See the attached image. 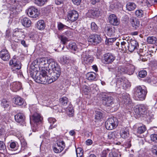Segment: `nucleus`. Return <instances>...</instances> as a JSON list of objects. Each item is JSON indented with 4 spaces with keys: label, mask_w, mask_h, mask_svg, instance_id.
<instances>
[{
    "label": "nucleus",
    "mask_w": 157,
    "mask_h": 157,
    "mask_svg": "<svg viewBox=\"0 0 157 157\" xmlns=\"http://www.w3.org/2000/svg\"><path fill=\"white\" fill-rule=\"evenodd\" d=\"M10 104V102L5 99H2L1 101V105L4 108L8 107Z\"/></svg>",
    "instance_id": "4c0bfd02"
},
{
    "label": "nucleus",
    "mask_w": 157,
    "mask_h": 157,
    "mask_svg": "<svg viewBox=\"0 0 157 157\" xmlns=\"http://www.w3.org/2000/svg\"><path fill=\"white\" fill-rule=\"evenodd\" d=\"M128 134L129 132L128 131L123 130L122 132L121 133V136L123 138H126L128 136Z\"/></svg>",
    "instance_id": "8fccbe9b"
},
{
    "label": "nucleus",
    "mask_w": 157,
    "mask_h": 157,
    "mask_svg": "<svg viewBox=\"0 0 157 157\" xmlns=\"http://www.w3.org/2000/svg\"><path fill=\"white\" fill-rule=\"evenodd\" d=\"M90 13L91 16L94 17L98 16L100 14V12L97 8L91 10Z\"/></svg>",
    "instance_id": "e433bc0d"
},
{
    "label": "nucleus",
    "mask_w": 157,
    "mask_h": 157,
    "mask_svg": "<svg viewBox=\"0 0 157 157\" xmlns=\"http://www.w3.org/2000/svg\"><path fill=\"white\" fill-rule=\"evenodd\" d=\"M96 78V74L95 73L89 72V81L93 80Z\"/></svg>",
    "instance_id": "09e8293b"
},
{
    "label": "nucleus",
    "mask_w": 157,
    "mask_h": 157,
    "mask_svg": "<svg viewBox=\"0 0 157 157\" xmlns=\"http://www.w3.org/2000/svg\"><path fill=\"white\" fill-rule=\"evenodd\" d=\"M60 104L63 106H66L68 102V98L65 97H63L59 99Z\"/></svg>",
    "instance_id": "c9c22d12"
},
{
    "label": "nucleus",
    "mask_w": 157,
    "mask_h": 157,
    "mask_svg": "<svg viewBox=\"0 0 157 157\" xmlns=\"http://www.w3.org/2000/svg\"><path fill=\"white\" fill-rule=\"evenodd\" d=\"M147 90L145 87L138 86L135 89L134 95L136 99H144L147 94Z\"/></svg>",
    "instance_id": "20e7f679"
},
{
    "label": "nucleus",
    "mask_w": 157,
    "mask_h": 157,
    "mask_svg": "<svg viewBox=\"0 0 157 157\" xmlns=\"http://www.w3.org/2000/svg\"><path fill=\"white\" fill-rule=\"evenodd\" d=\"M48 0H34L35 4L39 6H42L46 4Z\"/></svg>",
    "instance_id": "2f4dec72"
},
{
    "label": "nucleus",
    "mask_w": 157,
    "mask_h": 157,
    "mask_svg": "<svg viewBox=\"0 0 157 157\" xmlns=\"http://www.w3.org/2000/svg\"><path fill=\"white\" fill-rule=\"evenodd\" d=\"M128 51L132 52L137 48L139 45L137 41L135 40H128Z\"/></svg>",
    "instance_id": "ddd939ff"
},
{
    "label": "nucleus",
    "mask_w": 157,
    "mask_h": 157,
    "mask_svg": "<svg viewBox=\"0 0 157 157\" xmlns=\"http://www.w3.org/2000/svg\"><path fill=\"white\" fill-rule=\"evenodd\" d=\"M91 29L93 31L96 32L97 30L98 27L96 24L93 22L91 24Z\"/></svg>",
    "instance_id": "603ef678"
},
{
    "label": "nucleus",
    "mask_w": 157,
    "mask_h": 157,
    "mask_svg": "<svg viewBox=\"0 0 157 157\" xmlns=\"http://www.w3.org/2000/svg\"><path fill=\"white\" fill-rule=\"evenodd\" d=\"M48 72L51 74V77L48 75L46 83L50 84L55 81L59 77L61 73L60 67L55 60L51 65Z\"/></svg>",
    "instance_id": "f257e3e1"
},
{
    "label": "nucleus",
    "mask_w": 157,
    "mask_h": 157,
    "mask_svg": "<svg viewBox=\"0 0 157 157\" xmlns=\"http://www.w3.org/2000/svg\"><path fill=\"white\" fill-rule=\"evenodd\" d=\"M145 129L146 128H134V133L135 134H141L146 130Z\"/></svg>",
    "instance_id": "37998d69"
},
{
    "label": "nucleus",
    "mask_w": 157,
    "mask_h": 157,
    "mask_svg": "<svg viewBox=\"0 0 157 157\" xmlns=\"http://www.w3.org/2000/svg\"><path fill=\"white\" fill-rule=\"evenodd\" d=\"M147 75V71L145 70H142L139 72L138 75L141 78H144Z\"/></svg>",
    "instance_id": "a18cd8bd"
},
{
    "label": "nucleus",
    "mask_w": 157,
    "mask_h": 157,
    "mask_svg": "<svg viewBox=\"0 0 157 157\" xmlns=\"http://www.w3.org/2000/svg\"><path fill=\"white\" fill-rule=\"evenodd\" d=\"M57 147H54L53 150L56 153L61 152L65 147V144L63 141L58 142L57 143Z\"/></svg>",
    "instance_id": "dca6fc26"
},
{
    "label": "nucleus",
    "mask_w": 157,
    "mask_h": 157,
    "mask_svg": "<svg viewBox=\"0 0 157 157\" xmlns=\"http://www.w3.org/2000/svg\"><path fill=\"white\" fill-rule=\"evenodd\" d=\"M11 89L14 92H16L20 90L21 87V85L19 82H14L11 85Z\"/></svg>",
    "instance_id": "6ab92c4d"
},
{
    "label": "nucleus",
    "mask_w": 157,
    "mask_h": 157,
    "mask_svg": "<svg viewBox=\"0 0 157 157\" xmlns=\"http://www.w3.org/2000/svg\"><path fill=\"white\" fill-rule=\"evenodd\" d=\"M67 47L68 49L74 51H76L77 49L76 45L74 42H70L67 46Z\"/></svg>",
    "instance_id": "473e14b6"
},
{
    "label": "nucleus",
    "mask_w": 157,
    "mask_h": 157,
    "mask_svg": "<svg viewBox=\"0 0 157 157\" xmlns=\"http://www.w3.org/2000/svg\"><path fill=\"white\" fill-rule=\"evenodd\" d=\"M54 61L53 59H48L45 58L40 59L37 60V63L39 65L40 70V77L43 76L42 75H44L48 76V69Z\"/></svg>",
    "instance_id": "f03ea898"
},
{
    "label": "nucleus",
    "mask_w": 157,
    "mask_h": 157,
    "mask_svg": "<svg viewBox=\"0 0 157 157\" xmlns=\"http://www.w3.org/2000/svg\"><path fill=\"white\" fill-rule=\"evenodd\" d=\"M57 28L58 30L60 31H63L65 29H68L70 28L69 27L63 24L61 22L57 23Z\"/></svg>",
    "instance_id": "72a5a7b5"
},
{
    "label": "nucleus",
    "mask_w": 157,
    "mask_h": 157,
    "mask_svg": "<svg viewBox=\"0 0 157 157\" xmlns=\"http://www.w3.org/2000/svg\"><path fill=\"white\" fill-rule=\"evenodd\" d=\"M109 151V149H107L106 150L103 151L102 152L101 157H106Z\"/></svg>",
    "instance_id": "e2e57ef3"
},
{
    "label": "nucleus",
    "mask_w": 157,
    "mask_h": 157,
    "mask_svg": "<svg viewBox=\"0 0 157 157\" xmlns=\"http://www.w3.org/2000/svg\"><path fill=\"white\" fill-rule=\"evenodd\" d=\"M15 119L16 121L17 122H22L23 123L25 118L24 115L21 113L17 114L14 116Z\"/></svg>",
    "instance_id": "4be33fe9"
},
{
    "label": "nucleus",
    "mask_w": 157,
    "mask_h": 157,
    "mask_svg": "<svg viewBox=\"0 0 157 157\" xmlns=\"http://www.w3.org/2000/svg\"><path fill=\"white\" fill-rule=\"evenodd\" d=\"M82 0H72L73 3L77 5H79L81 2Z\"/></svg>",
    "instance_id": "338daca9"
},
{
    "label": "nucleus",
    "mask_w": 157,
    "mask_h": 157,
    "mask_svg": "<svg viewBox=\"0 0 157 157\" xmlns=\"http://www.w3.org/2000/svg\"><path fill=\"white\" fill-rule=\"evenodd\" d=\"M128 40H125V41H123L121 42V50L125 51H126L128 50Z\"/></svg>",
    "instance_id": "7c9ffc66"
},
{
    "label": "nucleus",
    "mask_w": 157,
    "mask_h": 157,
    "mask_svg": "<svg viewBox=\"0 0 157 157\" xmlns=\"http://www.w3.org/2000/svg\"><path fill=\"white\" fill-rule=\"evenodd\" d=\"M121 155H119L115 151H112L109 153V157H120Z\"/></svg>",
    "instance_id": "864d4df0"
},
{
    "label": "nucleus",
    "mask_w": 157,
    "mask_h": 157,
    "mask_svg": "<svg viewBox=\"0 0 157 157\" xmlns=\"http://www.w3.org/2000/svg\"><path fill=\"white\" fill-rule=\"evenodd\" d=\"M42 119L41 116L39 114L37 113H35L32 117H30V123H32L33 121L34 123L36 125L41 123Z\"/></svg>",
    "instance_id": "f8f14e48"
},
{
    "label": "nucleus",
    "mask_w": 157,
    "mask_h": 157,
    "mask_svg": "<svg viewBox=\"0 0 157 157\" xmlns=\"http://www.w3.org/2000/svg\"><path fill=\"white\" fill-rule=\"evenodd\" d=\"M10 4L13 5L15 7L16 6H17V5H20V2L17 0H9Z\"/></svg>",
    "instance_id": "3c124183"
},
{
    "label": "nucleus",
    "mask_w": 157,
    "mask_h": 157,
    "mask_svg": "<svg viewBox=\"0 0 157 157\" xmlns=\"http://www.w3.org/2000/svg\"><path fill=\"white\" fill-rule=\"evenodd\" d=\"M60 61L63 64H65L68 63L69 62V59L67 57L63 56L61 58Z\"/></svg>",
    "instance_id": "49530a36"
},
{
    "label": "nucleus",
    "mask_w": 157,
    "mask_h": 157,
    "mask_svg": "<svg viewBox=\"0 0 157 157\" xmlns=\"http://www.w3.org/2000/svg\"><path fill=\"white\" fill-rule=\"evenodd\" d=\"M147 117L146 118V120L147 122H150L153 119V116H147Z\"/></svg>",
    "instance_id": "774afa93"
},
{
    "label": "nucleus",
    "mask_w": 157,
    "mask_h": 157,
    "mask_svg": "<svg viewBox=\"0 0 157 157\" xmlns=\"http://www.w3.org/2000/svg\"><path fill=\"white\" fill-rule=\"evenodd\" d=\"M110 7L112 10L117 8L118 6H117V3H112L110 4Z\"/></svg>",
    "instance_id": "0e129e2a"
},
{
    "label": "nucleus",
    "mask_w": 157,
    "mask_h": 157,
    "mask_svg": "<svg viewBox=\"0 0 157 157\" xmlns=\"http://www.w3.org/2000/svg\"><path fill=\"white\" fill-rule=\"evenodd\" d=\"M151 140L155 143H157V135L153 134L150 136Z\"/></svg>",
    "instance_id": "13d9d810"
},
{
    "label": "nucleus",
    "mask_w": 157,
    "mask_h": 157,
    "mask_svg": "<svg viewBox=\"0 0 157 157\" xmlns=\"http://www.w3.org/2000/svg\"><path fill=\"white\" fill-rule=\"evenodd\" d=\"M59 38L61 40L63 44H65L68 41V39L63 34L58 36Z\"/></svg>",
    "instance_id": "58836bf2"
},
{
    "label": "nucleus",
    "mask_w": 157,
    "mask_h": 157,
    "mask_svg": "<svg viewBox=\"0 0 157 157\" xmlns=\"http://www.w3.org/2000/svg\"><path fill=\"white\" fill-rule=\"evenodd\" d=\"M10 147L11 150L13 151L17 150L19 147L17 143L14 142L10 143Z\"/></svg>",
    "instance_id": "f704fd0d"
},
{
    "label": "nucleus",
    "mask_w": 157,
    "mask_h": 157,
    "mask_svg": "<svg viewBox=\"0 0 157 157\" xmlns=\"http://www.w3.org/2000/svg\"><path fill=\"white\" fill-rule=\"evenodd\" d=\"M120 98L121 99V102L126 105L131 104L132 101L130 99L129 95L125 94L120 95Z\"/></svg>",
    "instance_id": "2eb2a0df"
},
{
    "label": "nucleus",
    "mask_w": 157,
    "mask_h": 157,
    "mask_svg": "<svg viewBox=\"0 0 157 157\" xmlns=\"http://www.w3.org/2000/svg\"><path fill=\"white\" fill-rule=\"evenodd\" d=\"M6 151V147L5 143L3 142L0 141V152H4Z\"/></svg>",
    "instance_id": "a19ab883"
},
{
    "label": "nucleus",
    "mask_w": 157,
    "mask_h": 157,
    "mask_svg": "<svg viewBox=\"0 0 157 157\" xmlns=\"http://www.w3.org/2000/svg\"><path fill=\"white\" fill-rule=\"evenodd\" d=\"M36 26L38 29L42 30L44 29L45 24L43 20H40L37 22Z\"/></svg>",
    "instance_id": "c85d7f7f"
},
{
    "label": "nucleus",
    "mask_w": 157,
    "mask_h": 157,
    "mask_svg": "<svg viewBox=\"0 0 157 157\" xmlns=\"http://www.w3.org/2000/svg\"><path fill=\"white\" fill-rule=\"evenodd\" d=\"M66 111L67 114L70 117L73 116V109L72 107H68L67 108Z\"/></svg>",
    "instance_id": "c03bdc74"
},
{
    "label": "nucleus",
    "mask_w": 157,
    "mask_h": 157,
    "mask_svg": "<svg viewBox=\"0 0 157 157\" xmlns=\"http://www.w3.org/2000/svg\"><path fill=\"white\" fill-rule=\"evenodd\" d=\"M153 154L157 155V145H154L152 148Z\"/></svg>",
    "instance_id": "680f3d73"
},
{
    "label": "nucleus",
    "mask_w": 157,
    "mask_h": 157,
    "mask_svg": "<svg viewBox=\"0 0 157 157\" xmlns=\"http://www.w3.org/2000/svg\"><path fill=\"white\" fill-rule=\"evenodd\" d=\"M103 118V114L101 112L97 111H95V119L96 122H100Z\"/></svg>",
    "instance_id": "393cba45"
},
{
    "label": "nucleus",
    "mask_w": 157,
    "mask_h": 157,
    "mask_svg": "<svg viewBox=\"0 0 157 157\" xmlns=\"http://www.w3.org/2000/svg\"><path fill=\"white\" fill-rule=\"evenodd\" d=\"M76 153L77 157H78V155L80 157H81L83 155V151L81 148H78L76 150Z\"/></svg>",
    "instance_id": "de8ad7c7"
},
{
    "label": "nucleus",
    "mask_w": 157,
    "mask_h": 157,
    "mask_svg": "<svg viewBox=\"0 0 157 157\" xmlns=\"http://www.w3.org/2000/svg\"><path fill=\"white\" fill-rule=\"evenodd\" d=\"M156 40L157 38L154 36H149L147 39V42L149 44H155Z\"/></svg>",
    "instance_id": "ea45409f"
},
{
    "label": "nucleus",
    "mask_w": 157,
    "mask_h": 157,
    "mask_svg": "<svg viewBox=\"0 0 157 157\" xmlns=\"http://www.w3.org/2000/svg\"><path fill=\"white\" fill-rule=\"evenodd\" d=\"M0 57L4 61L8 60L10 58V54L8 51L4 49L0 52Z\"/></svg>",
    "instance_id": "f3484780"
},
{
    "label": "nucleus",
    "mask_w": 157,
    "mask_h": 157,
    "mask_svg": "<svg viewBox=\"0 0 157 157\" xmlns=\"http://www.w3.org/2000/svg\"><path fill=\"white\" fill-rule=\"evenodd\" d=\"M116 40V38H109L106 41V43L109 45H111Z\"/></svg>",
    "instance_id": "5fc2aeb1"
},
{
    "label": "nucleus",
    "mask_w": 157,
    "mask_h": 157,
    "mask_svg": "<svg viewBox=\"0 0 157 157\" xmlns=\"http://www.w3.org/2000/svg\"><path fill=\"white\" fill-rule=\"evenodd\" d=\"M147 109L146 106L143 104L136 105L134 109L136 114L141 117L146 113Z\"/></svg>",
    "instance_id": "39448f33"
},
{
    "label": "nucleus",
    "mask_w": 157,
    "mask_h": 157,
    "mask_svg": "<svg viewBox=\"0 0 157 157\" xmlns=\"http://www.w3.org/2000/svg\"><path fill=\"white\" fill-rule=\"evenodd\" d=\"M48 122L51 124L50 125V127H52V124H54L56 121V119L52 117L49 118L48 119Z\"/></svg>",
    "instance_id": "052dcab7"
},
{
    "label": "nucleus",
    "mask_w": 157,
    "mask_h": 157,
    "mask_svg": "<svg viewBox=\"0 0 157 157\" xmlns=\"http://www.w3.org/2000/svg\"><path fill=\"white\" fill-rule=\"evenodd\" d=\"M135 15L138 18H141L143 16L144 14L143 11L140 10H136L135 12Z\"/></svg>",
    "instance_id": "79ce46f5"
},
{
    "label": "nucleus",
    "mask_w": 157,
    "mask_h": 157,
    "mask_svg": "<svg viewBox=\"0 0 157 157\" xmlns=\"http://www.w3.org/2000/svg\"><path fill=\"white\" fill-rule=\"evenodd\" d=\"M36 70H33L31 69L29 71V73L31 76L35 79V81L37 83H41L42 84H46V79L48 78V76L45 75H42L43 76H40V73L39 75H37L38 74L36 72Z\"/></svg>",
    "instance_id": "7ed1b4c3"
},
{
    "label": "nucleus",
    "mask_w": 157,
    "mask_h": 157,
    "mask_svg": "<svg viewBox=\"0 0 157 157\" xmlns=\"http://www.w3.org/2000/svg\"><path fill=\"white\" fill-rule=\"evenodd\" d=\"M121 82V85L124 88H128L130 86V84L127 81H124L122 78L117 80V84H119Z\"/></svg>",
    "instance_id": "bb28decb"
},
{
    "label": "nucleus",
    "mask_w": 157,
    "mask_h": 157,
    "mask_svg": "<svg viewBox=\"0 0 157 157\" xmlns=\"http://www.w3.org/2000/svg\"><path fill=\"white\" fill-rule=\"evenodd\" d=\"M115 58L114 55L111 53L105 54L103 56V62L106 64L111 63L115 59Z\"/></svg>",
    "instance_id": "0eeeda50"
},
{
    "label": "nucleus",
    "mask_w": 157,
    "mask_h": 157,
    "mask_svg": "<svg viewBox=\"0 0 157 157\" xmlns=\"http://www.w3.org/2000/svg\"><path fill=\"white\" fill-rule=\"evenodd\" d=\"M13 35L15 36H19V37L24 38L25 37L24 33L20 29H15Z\"/></svg>",
    "instance_id": "a878e982"
},
{
    "label": "nucleus",
    "mask_w": 157,
    "mask_h": 157,
    "mask_svg": "<svg viewBox=\"0 0 157 157\" xmlns=\"http://www.w3.org/2000/svg\"><path fill=\"white\" fill-rule=\"evenodd\" d=\"M130 20L132 26L135 29H137L139 27L140 24L139 20L135 17H132Z\"/></svg>",
    "instance_id": "b1692460"
},
{
    "label": "nucleus",
    "mask_w": 157,
    "mask_h": 157,
    "mask_svg": "<svg viewBox=\"0 0 157 157\" xmlns=\"http://www.w3.org/2000/svg\"><path fill=\"white\" fill-rule=\"evenodd\" d=\"M108 20L109 23L113 25H117L120 23L119 20L114 14H111L109 16Z\"/></svg>",
    "instance_id": "4468645a"
},
{
    "label": "nucleus",
    "mask_w": 157,
    "mask_h": 157,
    "mask_svg": "<svg viewBox=\"0 0 157 157\" xmlns=\"http://www.w3.org/2000/svg\"><path fill=\"white\" fill-rule=\"evenodd\" d=\"M83 93L85 95H88V89L87 86H84L82 89Z\"/></svg>",
    "instance_id": "bf43d9fd"
},
{
    "label": "nucleus",
    "mask_w": 157,
    "mask_h": 157,
    "mask_svg": "<svg viewBox=\"0 0 157 157\" xmlns=\"http://www.w3.org/2000/svg\"><path fill=\"white\" fill-rule=\"evenodd\" d=\"M118 125V121L114 117H110L106 121L105 128H114L117 127Z\"/></svg>",
    "instance_id": "423d86ee"
},
{
    "label": "nucleus",
    "mask_w": 157,
    "mask_h": 157,
    "mask_svg": "<svg viewBox=\"0 0 157 157\" xmlns=\"http://www.w3.org/2000/svg\"><path fill=\"white\" fill-rule=\"evenodd\" d=\"M9 63L10 65H13L14 67H15L16 69L19 70L21 68V64L20 62L18 61H17L15 58H13L11 60Z\"/></svg>",
    "instance_id": "412c9836"
},
{
    "label": "nucleus",
    "mask_w": 157,
    "mask_h": 157,
    "mask_svg": "<svg viewBox=\"0 0 157 157\" xmlns=\"http://www.w3.org/2000/svg\"><path fill=\"white\" fill-rule=\"evenodd\" d=\"M106 33L107 36H113L115 35L116 32L115 28L113 26L107 27L106 28Z\"/></svg>",
    "instance_id": "aec40b11"
},
{
    "label": "nucleus",
    "mask_w": 157,
    "mask_h": 157,
    "mask_svg": "<svg viewBox=\"0 0 157 157\" xmlns=\"http://www.w3.org/2000/svg\"><path fill=\"white\" fill-rule=\"evenodd\" d=\"M21 22L23 26L27 27H30L31 24L30 20L27 17H24L21 19Z\"/></svg>",
    "instance_id": "5701e85b"
},
{
    "label": "nucleus",
    "mask_w": 157,
    "mask_h": 157,
    "mask_svg": "<svg viewBox=\"0 0 157 157\" xmlns=\"http://www.w3.org/2000/svg\"><path fill=\"white\" fill-rule=\"evenodd\" d=\"M63 34L69 37L73 36V32L71 31L67 30Z\"/></svg>",
    "instance_id": "6e6d98bb"
},
{
    "label": "nucleus",
    "mask_w": 157,
    "mask_h": 157,
    "mask_svg": "<svg viewBox=\"0 0 157 157\" xmlns=\"http://www.w3.org/2000/svg\"><path fill=\"white\" fill-rule=\"evenodd\" d=\"M43 105L45 106H48L50 104L49 100H44L43 101Z\"/></svg>",
    "instance_id": "69168bd1"
},
{
    "label": "nucleus",
    "mask_w": 157,
    "mask_h": 157,
    "mask_svg": "<svg viewBox=\"0 0 157 157\" xmlns=\"http://www.w3.org/2000/svg\"><path fill=\"white\" fill-rule=\"evenodd\" d=\"M126 73H127V71L124 68L121 67H118L116 74V78L117 80L121 79V75Z\"/></svg>",
    "instance_id": "a211bd4d"
},
{
    "label": "nucleus",
    "mask_w": 157,
    "mask_h": 157,
    "mask_svg": "<svg viewBox=\"0 0 157 157\" xmlns=\"http://www.w3.org/2000/svg\"><path fill=\"white\" fill-rule=\"evenodd\" d=\"M136 5L133 2H128L126 5L127 10L129 11L134 10L136 7Z\"/></svg>",
    "instance_id": "c756f323"
},
{
    "label": "nucleus",
    "mask_w": 157,
    "mask_h": 157,
    "mask_svg": "<svg viewBox=\"0 0 157 157\" xmlns=\"http://www.w3.org/2000/svg\"><path fill=\"white\" fill-rule=\"evenodd\" d=\"M147 6H149L155 3H157V0H149L146 2Z\"/></svg>",
    "instance_id": "4d7b16f0"
},
{
    "label": "nucleus",
    "mask_w": 157,
    "mask_h": 157,
    "mask_svg": "<svg viewBox=\"0 0 157 157\" xmlns=\"http://www.w3.org/2000/svg\"><path fill=\"white\" fill-rule=\"evenodd\" d=\"M67 17L69 20L72 22L76 21L78 17V12L75 10H72L68 12Z\"/></svg>",
    "instance_id": "9b49d317"
},
{
    "label": "nucleus",
    "mask_w": 157,
    "mask_h": 157,
    "mask_svg": "<svg viewBox=\"0 0 157 157\" xmlns=\"http://www.w3.org/2000/svg\"><path fill=\"white\" fill-rule=\"evenodd\" d=\"M15 104L18 105H22L24 103L23 99L20 97L17 96L13 98Z\"/></svg>",
    "instance_id": "cd10ccee"
},
{
    "label": "nucleus",
    "mask_w": 157,
    "mask_h": 157,
    "mask_svg": "<svg viewBox=\"0 0 157 157\" xmlns=\"http://www.w3.org/2000/svg\"><path fill=\"white\" fill-rule=\"evenodd\" d=\"M101 38L97 34L91 35L89 36V45L97 44L101 41Z\"/></svg>",
    "instance_id": "9d476101"
},
{
    "label": "nucleus",
    "mask_w": 157,
    "mask_h": 157,
    "mask_svg": "<svg viewBox=\"0 0 157 157\" xmlns=\"http://www.w3.org/2000/svg\"><path fill=\"white\" fill-rule=\"evenodd\" d=\"M102 101L104 105L112 107H114L113 105H115V104L114 103V100L112 97L106 96L105 97H103Z\"/></svg>",
    "instance_id": "6e6552de"
},
{
    "label": "nucleus",
    "mask_w": 157,
    "mask_h": 157,
    "mask_svg": "<svg viewBox=\"0 0 157 157\" xmlns=\"http://www.w3.org/2000/svg\"><path fill=\"white\" fill-rule=\"evenodd\" d=\"M28 15L33 18H36L39 15L37 9L34 6H31L28 8L27 11Z\"/></svg>",
    "instance_id": "1a4fd4ad"
}]
</instances>
